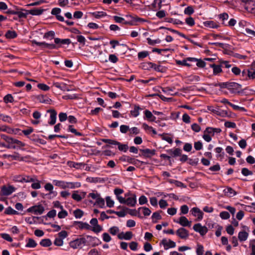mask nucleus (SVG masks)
Instances as JSON below:
<instances>
[{"label": "nucleus", "mask_w": 255, "mask_h": 255, "mask_svg": "<svg viewBox=\"0 0 255 255\" xmlns=\"http://www.w3.org/2000/svg\"><path fill=\"white\" fill-rule=\"evenodd\" d=\"M68 119L67 115L65 113H60L59 114V119L61 122L65 121Z\"/></svg>", "instance_id": "0e129e2a"}, {"label": "nucleus", "mask_w": 255, "mask_h": 255, "mask_svg": "<svg viewBox=\"0 0 255 255\" xmlns=\"http://www.w3.org/2000/svg\"><path fill=\"white\" fill-rule=\"evenodd\" d=\"M145 118L151 122H155L156 117L153 115L152 113L148 111L145 110L144 111Z\"/></svg>", "instance_id": "cd10ccee"}, {"label": "nucleus", "mask_w": 255, "mask_h": 255, "mask_svg": "<svg viewBox=\"0 0 255 255\" xmlns=\"http://www.w3.org/2000/svg\"><path fill=\"white\" fill-rule=\"evenodd\" d=\"M181 152V150L179 148H176L174 149H169L168 150V152L173 156L180 155Z\"/></svg>", "instance_id": "2f4dec72"}, {"label": "nucleus", "mask_w": 255, "mask_h": 255, "mask_svg": "<svg viewBox=\"0 0 255 255\" xmlns=\"http://www.w3.org/2000/svg\"><path fill=\"white\" fill-rule=\"evenodd\" d=\"M174 221L178 224H179L183 227H190L191 222L189 221L187 218L185 216H181L179 218L178 220H174Z\"/></svg>", "instance_id": "f8f14e48"}, {"label": "nucleus", "mask_w": 255, "mask_h": 255, "mask_svg": "<svg viewBox=\"0 0 255 255\" xmlns=\"http://www.w3.org/2000/svg\"><path fill=\"white\" fill-rule=\"evenodd\" d=\"M54 244L56 246H62L63 245V240L58 237H56L54 241Z\"/></svg>", "instance_id": "13d9d810"}, {"label": "nucleus", "mask_w": 255, "mask_h": 255, "mask_svg": "<svg viewBox=\"0 0 255 255\" xmlns=\"http://www.w3.org/2000/svg\"><path fill=\"white\" fill-rule=\"evenodd\" d=\"M16 190V188L11 185H5L0 187V196H8L10 195Z\"/></svg>", "instance_id": "f03ea898"}, {"label": "nucleus", "mask_w": 255, "mask_h": 255, "mask_svg": "<svg viewBox=\"0 0 255 255\" xmlns=\"http://www.w3.org/2000/svg\"><path fill=\"white\" fill-rule=\"evenodd\" d=\"M43 11V9L38 8H34L27 10L28 14H30L33 15H39L42 13Z\"/></svg>", "instance_id": "c756f323"}, {"label": "nucleus", "mask_w": 255, "mask_h": 255, "mask_svg": "<svg viewBox=\"0 0 255 255\" xmlns=\"http://www.w3.org/2000/svg\"><path fill=\"white\" fill-rule=\"evenodd\" d=\"M68 216V212L63 208V209H61V211H60L58 214V217L60 219L65 218Z\"/></svg>", "instance_id": "864d4df0"}, {"label": "nucleus", "mask_w": 255, "mask_h": 255, "mask_svg": "<svg viewBox=\"0 0 255 255\" xmlns=\"http://www.w3.org/2000/svg\"><path fill=\"white\" fill-rule=\"evenodd\" d=\"M27 212L34 213L36 215H40L43 213L44 208L42 205H37L31 206L26 210Z\"/></svg>", "instance_id": "20e7f679"}, {"label": "nucleus", "mask_w": 255, "mask_h": 255, "mask_svg": "<svg viewBox=\"0 0 255 255\" xmlns=\"http://www.w3.org/2000/svg\"><path fill=\"white\" fill-rule=\"evenodd\" d=\"M106 201L107 206L109 208H112L114 206V201L113 200L110 196H107L106 197Z\"/></svg>", "instance_id": "8fccbe9b"}, {"label": "nucleus", "mask_w": 255, "mask_h": 255, "mask_svg": "<svg viewBox=\"0 0 255 255\" xmlns=\"http://www.w3.org/2000/svg\"><path fill=\"white\" fill-rule=\"evenodd\" d=\"M148 65L149 68L153 69L156 71L163 72L164 71L163 67L160 65H156L152 62L148 63Z\"/></svg>", "instance_id": "412c9836"}, {"label": "nucleus", "mask_w": 255, "mask_h": 255, "mask_svg": "<svg viewBox=\"0 0 255 255\" xmlns=\"http://www.w3.org/2000/svg\"><path fill=\"white\" fill-rule=\"evenodd\" d=\"M40 245L42 247H48L52 245V242L49 239H44L40 241Z\"/></svg>", "instance_id": "c9c22d12"}, {"label": "nucleus", "mask_w": 255, "mask_h": 255, "mask_svg": "<svg viewBox=\"0 0 255 255\" xmlns=\"http://www.w3.org/2000/svg\"><path fill=\"white\" fill-rule=\"evenodd\" d=\"M53 183L55 186H58L62 189H74L76 187L81 186V184L79 182H68L62 180H54Z\"/></svg>", "instance_id": "f257e3e1"}, {"label": "nucleus", "mask_w": 255, "mask_h": 255, "mask_svg": "<svg viewBox=\"0 0 255 255\" xmlns=\"http://www.w3.org/2000/svg\"><path fill=\"white\" fill-rule=\"evenodd\" d=\"M193 230L199 233L201 236L205 235L208 232V229L206 226H202L200 223H197L194 225Z\"/></svg>", "instance_id": "6e6552de"}, {"label": "nucleus", "mask_w": 255, "mask_h": 255, "mask_svg": "<svg viewBox=\"0 0 255 255\" xmlns=\"http://www.w3.org/2000/svg\"><path fill=\"white\" fill-rule=\"evenodd\" d=\"M25 145V144L24 143L22 142V141H21L17 139H15V142H14V144L13 145H10V148L20 149L22 147L24 146Z\"/></svg>", "instance_id": "393cba45"}, {"label": "nucleus", "mask_w": 255, "mask_h": 255, "mask_svg": "<svg viewBox=\"0 0 255 255\" xmlns=\"http://www.w3.org/2000/svg\"><path fill=\"white\" fill-rule=\"evenodd\" d=\"M44 188L46 191H49V193L47 194L46 196H52V197H54L57 195V192L53 191L54 187L53 185L50 183H47L44 185Z\"/></svg>", "instance_id": "2eb2a0df"}, {"label": "nucleus", "mask_w": 255, "mask_h": 255, "mask_svg": "<svg viewBox=\"0 0 255 255\" xmlns=\"http://www.w3.org/2000/svg\"><path fill=\"white\" fill-rule=\"evenodd\" d=\"M196 61H197V59L195 58L188 57L183 60H177L176 63L180 65L190 66V65L188 63V61L195 62Z\"/></svg>", "instance_id": "f3484780"}, {"label": "nucleus", "mask_w": 255, "mask_h": 255, "mask_svg": "<svg viewBox=\"0 0 255 255\" xmlns=\"http://www.w3.org/2000/svg\"><path fill=\"white\" fill-rule=\"evenodd\" d=\"M120 231L119 228L117 226H113L108 230V232L113 236H118L120 233Z\"/></svg>", "instance_id": "7c9ffc66"}, {"label": "nucleus", "mask_w": 255, "mask_h": 255, "mask_svg": "<svg viewBox=\"0 0 255 255\" xmlns=\"http://www.w3.org/2000/svg\"><path fill=\"white\" fill-rule=\"evenodd\" d=\"M36 181V177L35 176H29L26 175H23V182L28 183L31 182H35Z\"/></svg>", "instance_id": "4c0bfd02"}, {"label": "nucleus", "mask_w": 255, "mask_h": 255, "mask_svg": "<svg viewBox=\"0 0 255 255\" xmlns=\"http://www.w3.org/2000/svg\"><path fill=\"white\" fill-rule=\"evenodd\" d=\"M225 194L229 197H233L236 195L235 191L231 187H228L224 189Z\"/></svg>", "instance_id": "473e14b6"}, {"label": "nucleus", "mask_w": 255, "mask_h": 255, "mask_svg": "<svg viewBox=\"0 0 255 255\" xmlns=\"http://www.w3.org/2000/svg\"><path fill=\"white\" fill-rule=\"evenodd\" d=\"M32 183L31 185V188L33 189H39L41 188V185L40 181L36 178V181L35 182H32Z\"/></svg>", "instance_id": "5fc2aeb1"}, {"label": "nucleus", "mask_w": 255, "mask_h": 255, "mask_svg": "<svg viewBox=\"0 0 255 255\" xmlns=\"http://www.w3.org/2000/svg\"><path fill=\"white\" fill-rule=\"evenodd\" d=\"M242 174L245 176H248L249 175H253V173L252 171H250L247 168H243L241 171Z\"/></svg>", "instance_id": "4d7b16f0"}, {"label": "nucleus", "mask_w": 255, "mask_h": 255, "mask_svg": "<svg viewBox=\"0 0 255 255\" xmlns=\"http://www.w3.org/2000/svg\"><path fill=\"white\" fill-rule=\"evenodd\" d=\"M220 217L224 220L228 219L230 217L229 213L227 211L221 212L220 214Z\"/></svg>", "instance_id": "69168bd1"}, {"label": "nucleus", "mask_w": 255, "mask_h": 255, "mask_svg": "<svg viewBox=\"0 0 255 255\" xmlns=\"http://www.w3.org/2000/svg\"><path fill=\"white\" fill-rule=\"evenodd\" d=\"M190 212L193 216L197 217L198 221H200L203 219V213L199 208L193 207L191 209Z\"/></svg>", "instance_id": "9d476101"}, {"label": "nucleus", "mask_w": 255, "mask_h": 255, "mask_svg": "<svg viewBox=\"0 0 255 255\" xmlns=\"http://www.w3.org/2000/svg\"><path fill=\"white\" fill-rule=\"evenodd\" d=\"M225 85L226 87L228 88L229 89H231L232 88L238 89L240 86V85L239 84L235 82H231L229 83H225Z\"/></svg>", "instance_id": "c03bdc74"}, {"label": "nucleus", "mask_w": 255, "mask_h": 255, "mask_svg": "<svg viewBox=\"0 0 255 255\" xmlns=\"http://www.w3.org/2000/svg\"><path fill=\"white\" fill-rule=\"evenodd\" d=\"M4 213H5V214H6L7 215H18V212L14 210L11 207H7L5 209Z\"/></svg>", "instance_id": "79ce46f5"}, {"label": "nucleus", "mask_w": 255, "mask_h": 255, "mask_svg": "<svg viewBox=\"0 0 255 255\" xmlns=\"http://www.w3.org/2000/svg\"><path fill=\"white\" fill-rule=\"evenodd\" d=\"M114 194L116 196V198L119 202H123L124 201V197L120 196L121 194L124 193V190L120 188H116L114 190Z\"/></svg>", "instance_id": "aec40b11"}, {"label": "nucleus", "mask_w": 255, "mask_h": 255, "mask_svg": "<svg viewBox=\"0 0 255 255\" xmlns=\"http://www.w3.org/2000/svg\"><path fill=\"white\" fill-rule=\"evenodd\" d=\"M83 212L80 209H76L73 212V214L76 219L81 218L83 216Z\"/></svg>", "instance_id": "09e8293b"}, {"label": "nucleus", "mask_w": 255, "mask_h": 255, "mask_svg": "<svg viewBox=\"0 0 255 255\" xmlns=\"http://www.w3.org/2000/svg\"><path fill=\"white\" fill-rule=\"evenodd\" d=\"M86 195V192H83L80 190L74 191L72 198L75 201L79 202L81 201L83 198L85 197Z\"/></svg>", "instance_id": "0eeeda50"}, {"label": "nucleus", "mask_w": 255, "mask_h": 255, "mask_svg": "<svg viewBox=\"0 0 255 255\" xmlns=\"http://www.w3.org/2000/svg\"><path fill=\"white\" fill-rule=\"evenodd\" d=\"M32 43V46H34V45H36L39 46L41 49H44L45 48H47L50 49H56V46L54 44H49L46 43L45 42H37L35 40H32L31 41Z\"/></svg>", "instance_id": "39448f33"}, {"label": "nucleus", "mask_w": 255, "mask_h": 255, "mask_svg": "<svg viewBox=\"0 0 255 255\" xmlns=\"http://www.w3.org/2000/svg\"><path fill=\"white\" fill-rule=\"evenodd\" d=\"M210 67L213 69L214 75H217L222 72L221 65H215L214 64H211Z\"/></svg>", "instance_id": "c85d7f7f"}, {"label": "nucleus", "mask_w": 255, "mask_h": 255, "mask_svg": "<svg viewBox=\"0 0 255 255\" xmlns=\"http://www.w3.org/2000/svg\"><path fill=\"white\" fill-rule=\"evenodd\" d=\"M159 136L161 137L162 140L166 141L170 144H171L173 142L172 138L167 135L166 133L159 134Z\"/></svg>", "instance_id": "58836bf2"}, {"label": "nucleus", "mask_w": 255, "mask_h": 255, "mask_svg": "<svg viewBox=\"0 0 255 255\" xmlns=\"http://www.w3.org/2000/svg\"><path fill=\"white\" fill-rule=\"evenodd\" d=\"M245 8L248 12L255 14V1L252 0Z\"/></svg>", "instance_id": "b1692460"}, {"label": "nucleus", "mask_w": 255, "mask_h": 255, "mask_svg": "<svg viewBox=\"0 0 255 255\" xmlns=\"http://www.w3.org/2000/svg\"><path fill=\"white\" fill-rule=\"evenodd\" d=\"M103 240L106 243L110 242L112 240V238L108 233H104L102 234Z\"/></svg>", "instance_id": "603ef678"}, {"label": "nucleus", "mask_w": 255, "mask_h": 255, "mask_svg": "<svg viewBox=\"0 0 255 255\" xmlns=\"http://www.w3.org/2000/svg\"><path fill=\"white\" fill-rule=\"evenodd\" d=\"M151 218L153 221L156 222L157 220L161 219V216L158 212H154L153 213Z\"/></svg>", "instance_id": "680f3d73"}, {"label": "nucleus", "mask_w": 255, "mask_h": 255, "mask_svg": "<svg viewBox=\"0 0 255 255\" xmlns=\"http://www.w3.org/2000/svg\"><path fill=\"white\" fill-rule=\"evenodd\" d=\"M250 246L252 249L251 255H255V240L251 241Z\"/></svg>", "instance_id": "774afa93"}, {"label": "nucleus", "mask_w": 255, "mask_h": 255, "mask_svg": "<svg viewBox=\"0 0 255 255\" xmlns=\"http://www.w3.org/2000/svg\"><path fill=\"white\" fill-rule=\"evenodd\" d=\"M0 121L8 123H11L12 120L10 116L0 113Z\"/></svg>", "instance_id": "72a5a7b5"}, {"label": "nucleus", "mask_w": 255, "mask_h": 255, "mask_svg": "<svg viewBox=\"0 0 255 255\" xmlns=\"http://www.w3.org/2000/svg\"><path fill=\"white\" fill-rule=\"evenodd\" d=\"M116 145L118 146V149L120 151H123L124 152H126L128 150V148L127 144H122L121 142H118V141Z\"/></svg>", "instance_id": "37998d69"}, {"label": "nucleus", "mask_w": 255, "mask_h": 255, "mask_svg": "<svg viewBox=\"0 0 255 255\" xmlns=\"http://www.w3.org/2000/svg\"><path fill=\"white\" fill-rule=\"evenodd\" d=\"M75 224L78 225V228L80 229H89L90 225L87 223H84L81 221H76L75 222Z\"/></svg>", "instance_id": "f704fd0d"}, {"label": "nucleus", "mask_w": 255, "mask_h": 255, "mask_svg": "<svg viewBox=\"0 0 255 255\" xmlns=\"http://www.w3.org/2000/svg\"><path fill=\"white\" fill-rule=\"evenodd\" d=\"M82 245H86V239L85 238H78L69 243L70 247L74 249L81 248Z\"/></svg>", "instance_id": "7ed1b4c3"}, {"label": "nucleus", "mask_w": 255, "mask_h": 255, "mask_svg": "<svg viewBox=\"0 0 255 255\" xmlns=\"http://www.w3.org/2000/svg\"><path fill=\"white\" fill-rule=\"evenodd\" d=\"M140 151L142 152V155L146 157H149L155 154V150L154 149H150L148 148L140 149Z\"/></svg>", "instance_id": "4be33fe9"}, {"label": "nucleus", "mask_w": 255, "mask_h": 255, "mask_svg": "<svg viewBox=\"0 0 255 255\" xmlns=\"http://www.w3.org/2000/svg\"><path fill=\"white\" fill-rule=\"evenodd\" d=\"M204 253V247L202 245L198 244L196 249V254L197 255H203Z\"/></svg>", "instance_id": "6e6d98bb"}, {"label": "nucleus", "mask_w": 255, "mask_h": 255, "mask_svg": "<svg viewBox=\"0 0 255 255\" xmlns=\"http://www.w3.org/2000/svg\"><path fill=\"white\" fill-rule=\"evenodd\" d=\"M19 130L18 129H12L7 126H2L1 127H0V131H4L6 132L9 134L14 133L16 134L17 133V131Z\"/></svg>", "instance_id": "a211bd4d"}, {"label": "nucleus", "mask_w": 255, "mask_h": 255, "mask_svg": "<svg viewBox=\"0 0 255 255\" xmlns=\"http://www.w3.org/2000/svg\"><path fill=\"white\" fill-rule=\"evenodd\" d=\"M176 235L182 239H186L189 236L188 231L184 228H180L176 231Z\"/></svg>", "instance_id": "4468645a"}, {"label": "nucleus", "mask_w": 255, "mask_h": 255, "mask_svg": "<svg viewBox=\"0 0 255 255\" xmlns=\"http://www.w3.org/2000/svg\"><path fill=\"white\" fill-rule=\"evenodd\" d=\"M133 236L131 232L128 231L124 233L123 232L120 233L118 235V238L120 240H130Z\"/></svg>", "instance_id": "dca6fc26"}, {"label": "nucleus", "mask_w": 255, "mask_h": 255, "mask_svg": "<svg viewBox=\"0 0 255 255\" xmlns=\"http://www.w3.org/2000/svg\"><path fill=\"white\" fill-rule=\"evenodd\" d=\"M129 134H138L140 132L139 129L137 127H132L131 128H129Z\"/></svg>", "instance_id": "bf43d9fd"}, {"label": "nucleus", "mask_w": 255, "mask_h": 255, "mask_svg": "<svg viewBox=\"0 0 255 255\" xmlns=\"http://www.w3.org/2000/svg\"><path fill=\"white\" fill-rule=\"evenodd\" d=\"M161 244L164 247V249L167 250L170 248H173L176 246V243L171 240L163 239Z\"/></svg>", "instance_id": "ddd939ff"}, {"label": "nucleus", "mask_w": 255, "mask_h": 255, "mask_svg": "<svg viewBox=\"0 0 255 255\" xmlns=\"http://www.w3.org/2000/svg\"><path fill=\"white\" fill-rule=\"evenodd\" d=\"M47 113L50 114V119L48 124L50 125H53L56 123L57 119V112L54 109H49L47 110Z\"/></svg>", "instance_id": "9b49d317"}, {"label": "nucleus", "mask_w": 255, "mask_h": 255, "mask_svg": "<svg viewBox=\"0 0 255 255\" xmlns=\"http://www.w3.org/2000/svg\"><path fill=\"white\" fill-rule=\"evenodd\" d=\"M191 129L195 132H199L201 129V127H200L199 125H198L196 123H194V124H193L192 125H191Z\"/></svg>", "instance_id": "338daca9"}, {"label": "nucleus", "mask_w": 255, "mask_h": 255, "mask_svg": "<svg viewBox=\"0 0 255 255\" xmlns=\"http://www.w3.org/2000/svg\"><path fill=\"white\" fill-rule=\"evenodd\" d=\"M204 25L206 27L211 28H217L219 27V24L213 21H205L204 22Z\"/></svg>", "instance_id": "bb28decb"}, {"label": "nucleus", "mask_w": 255, "mask_h": 255, "mask_svg": "<svg viewBox=\"0 0 255 255\" xmlns=\"http://www.w3.org/2000/svg\"><path fill=\"white\" fill-rule=\"evenodd\" d=\"M249 237V234L246 231L240 232L238 234V239L240 242L246 241Z\"/></svg>", "instance_id": "a878e982"}, {"label": "nucleus", "mask_w": 255, "mask_h": 255, "mask_svg": "<svg viewBox=\"0 0 255 255\" xmlns=\"http://www.w3.org/2000/svg\"><path fill=\"white\" fill-rule=\"evenodd\" d=\"M7 38L12 39L17 36V34L14 31L8 30L6 32L5 35Z\"/></svg>", "instance_id": "a19ab883"}, {"label": "nucleus", "mask_w": 255, "mask_h": 255, "mask_svg": "<svg viewBox=\"0 0 255 255\" xmlns=\"http://www.w3.org/2000/svg\"><path fill=\"white\" fill-rule=\"evenodd\" d=\"M120 203L126 204L130 207H134L136 204V196L135 194H133L127 198L124 197L123 202Z\"/></svg>", "instance_id": "423d86ee"}, {"label": "nucleus", "mask_w": 255, "mask_h": 255, "mask_svg": "<svg viewBox=\"0 0 255 255\" xmlns=\"http://www.w3.org/2000/svg\"><path fill=\"white\" fill-rule=\"evenodd\" d=\"M139 109L140 108L138 106H135L134 109L130 111L131 115L134 117H137L139 114Z\"/></svg>", "instance_id": "3c124183"}, {"label": "nucleus", "mask_w": 255, "mask_h": 255, "mask_svg": "<svg viewBox=\"0 0 255 255\" xmlns=\"http://www.w3.org/2000/svg\"><path fill=\"white\" fill-rule=\"evenodd\" d=\"M92 15L95 17L99 18L106 16L107 14L104 11H95L92 13Z\"/></svg>", "instance_id": "de8ad7c7"}, {"label": "nucleus", "mask_w": 255, "mask_h": 255, "mask_svg": "<svg viewBox=\"0 0 255 255\" xmlns=\"http://www.w3.org/2000/svg\"><path fill=\"white\" fill-rule=\"evenodd\" d=\"M95 204L98 205L100 208H104L105 206V200L100 196L96 200Z\"/></svg>", "instance_id": "49530a36"}, {"label": "nucleus", "mask_w": 255, "mask_h": 255, "mask_svg": "<svg viewBox=\"0 0 255 255\" xmlns=\"http://www.w3.org/2000/svg\"><path fill=\"white\" fill-rule=\"evenodd\" d=\"M220 128H214L212 127H207L205 129V132L209 133L211 136H214L215 133H219L221 132Z\"/></svg>", "instance_id": "6ab92c4d"}, {"label": "nucleus", "mask_w": 255, "mask_h": 255, "mask_svg": "<svg viewBox=\"0 0 255 255\" xmlns=\"http://www.w3.org/2000/svg\"><path fill=\"white\" fill-rule=\"evenodd\" d=\"M146 40L148 44L150 45H154L157 44H159L161 42V40L159 38L153 40L150 38H147Z\"/></svg>", "instance_id": "a18cd8bd"}, {"label": "nucleus", "mask_w": 255, "mask_h": 255, "mask_svg": "<svg viewBox=\"0 0 255 255\" xmlns=\"http://www.w3.org/2000/svg\"><path fill=\"white\" fill-rule=\"evenodd\" d=\"M37 243L32 239L29 238L27 240V242L25 245L26 248H35L37 246Z\"/></svg>", "instance_id": "e433bc0d"}, {"label": "nucleus", "mask_w": 255, "mask_h": 255, "mask_svg": "<svg viewBox=\"0 0 255 255\" xmlns=\"http://www.w3.org/2000/svg\"><path fill=\"white\" fill-rule=\"evenodd\" d=\"M100 196V194H99L97 192H93L88 194V197L92 198L94 200H96Z\"/></svg>", "instance_id": "e2e57ef3"}, {"label": "nucleus", "mask_w": 255, "mask_h": 255, "mask_svg": "<svg viewBox=\"0 0 255 255\" xmlns=\"http://www.w3.org/2000/svg\"><path fill=\"white\" fill-rule=\"evenodd\" d=\"M185 22L190 26H193L195 24L194 19L192 17L186 18L185 19Z\"/></svg>", "instance_id": "052dcab7"}, {"label": "nucleus", "mask_w": 255, "mask_h": 255, "mask_svg": "<svg viewBox=\"0 0 255 255\" xmlns=\"http://www.w3.org/2000/svg\"><path fill=\"white\" fill-rule=\"evenodd\" d=\"M68 131L74 133L77 136H82V134L76 130L72 125H69L67 129Z\"/></svg>", "instance_id": "ea45409f"}, {"label": "nucleus", "mask_w": 255, "mask_h": 255, "mask_svg": "<svg viewBox=\"0 0 255 255\" xmlns=\"http://www.w3.org/2000/svg\"><path fill=\"white\" fill-rule=\"evenodd\" d=\"M4 156L7 158H11L13 160L18 161L23 160V158L17 152H14L13 154H5Z\"/></svg>", "instance_id": "5701e85b"}, {"label": "nucleus", "mask_w": 255, "mask_h": 255, "mask_svg": "<svg viewBox=\"0 0 255 255\" xmlns=\"http://www.w3.org/2000/svg\"><path fill=\"white\" fill-rule=\"evenodd\" d=\"M93 226L92 231L95 233H98L102 231V227L98 224V220L96 218H93L90 222Z\"/></svg>", "instance_id": "1a4fd4ad"}]
</instances>
